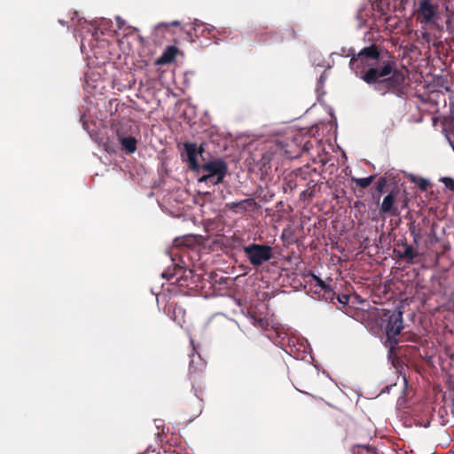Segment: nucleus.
Instances as JSON below:
<instances>
[{
    "label": "nucleus",
    "mask_w": 454,
    "mask_h": 454,
    "mask_svg": "<svg viewBox=\"0 0 454 454\" xmlns=\"http://www.w3.org/2000/svg\"><path fill=\"white\" fill-rule=\"evenodd\" d=\"M352 454H382L379 450L371 445H355L351 449Z\"/></svg>",
    "instance_id": "15"
},
{
    "label": "nucleus",
    "mask_w": 454,
    "mask_h": 454,
    "mask_svg": "<svg viewBox=\"0 0 454 454\" xmlns=\"http://www.w3.org/2000/svg\"><path fill=\"white\" fill-rule=\"evenodd\" d=\"M314 147L317 153V160L314 159V161L319 162L322 165H325L328 162V159L326 153H320L321 151L325 152V148L318 141H304L301 150L299 149L298 151H292L286 149L285 154H286L289 158H297L301 155V152L309 153L311 149H314Z\"/></svg>",
    "instance_id": "8"
},
{
    "label": "nucleus",
    "mask_w": 454,
    "mask_h": 454,
    "mask_svg": "<svg viewBox=\"0 0 454 454\" xmlns=\"http://www.w3.org/2000/svg\"><path fill=\"white\" fill-rule=\"evenodd\" d=\"M171 26L177 27L180 25V22L177 20H174L170 23Z\"/></svg>",
    "instance_id": "29"
},
{
    "label": "nucleus",
    "mask_w": 454,
    "mask_h": 454,
    "mask_svg": "<svg viewBox=\"0 0 454 454\" xmlns=\"http://www.w3.org/2000/svg\"><path fill=\"white\" fill-rule=\"evenodd\" d=\"M203 152H204L203 144H201L200 145V147L198 148V154H200L202 157Z\"/></svg>",
    "instance_id": "26"
},
{
    "label": "nucleus",
    "mask_w": 454,
    "mask_h": 454,
    "mask_svg": "<svg viewBox=\"0 0 454 454\" xmlns=\"http://www.w3.org/2000/svg\"><path fill=\"white\" fill-rule=\"evenodd\" d=\"M225 207L233 213L243 214L247 211L254 212L259 206L254 199H245L239 201L226 203Z\"/></svg>",
    "instance_id": "10"
},
{
    "label": "nucleus",
    "mask_w": 454,
    "mask_h": 454,
    "mask_svg": "<svg viewBox=\"0 0 454 454\" xmlns=\"http://www.w3.org/2000/svg\"><path fill=\"white\" fill-rule=\"evenodd\" d=\"M137 139L134 137H126L121 138L122 148L129 153H133L137 150Z\"/></svg>",
    "instance_id": "17"
},
{
    "label": "nucleus",
    "mask_w": 454,
    "mask_h": 454,
    "mask_svg": "<svg viewBox=\"0 0 454 454\" xmlns=\"http://www.w3.org/2000/svg\"><path fill=\"white\" fill-rule=\"evenodd\" d=\"M335 297L337 298L338 301L341 304H348V300H349V296L347 295V294H342V295H335Z\"/></svg>",
    "instance_id": "24"
},
{
    "label": "nucleus",
    "mask_w": 454,
    "mask_h": 454,
    "mask_svg": "<svg viewBox=\"0 0 454 454\" xmlns=\"http://www.w3.org/2000/svg\"><path fill=\"white\" fill-rule=\"evenodd\" d=\"M194 363H195L194 359L192 358V361L190 362L188 374H189V379L192 381V389L194 391V395H195V399L193 402V408L191 411V416L196 418L201 413L202 408H203V399L200 395V394L202 391V387H201L202 381H201L200 373L203 371L204 365L202 363H200V367L197 368L194 366ZM185 412L190 413L188 407L185 408Z\"/></svg>",
    "instance_id": "5"
},
{
    "label": "nucleus",
    "mask_w": 454,
    "mask_h": 454,
    "mask_svg": "<svg viewBox=\"0 0 454 454\" xmlns=\"http://www.w3.org/2000/svg\"><path fill=\"white\" fill-rule=\"evenodd\" d=\"M247 314H248V317H249L251 323L254 325L263 327V325L265 324V319L264 318L258 317L254 316V314H252L250 312H247Z\"/></svg>",
    "instance_id": "19"
},
{
    "label": "nucleus",
    "mask_w": 454,
    "mask_h": 454,
    "mask_svg": "<svg viewBox=\"0 0 454 454\" xmlns=\"http://www.w3.org/2000/svg\"><path fill=\"white\" fill-rule=\"evenodd\" d=\"M231 34V31L223 28V30L216 29V35L219 39H215V43H217L219 40L222 38H226Z\"/></svg>",
    "instance_id": "23"
},
{
    "label": "nucleus",
    "mask_w": 454,
    "mask_h": 454,
    "mask_svg": "<svg viewBox=\"0 0 454 454\" xmlns=\"http://www.w3.org/2000/svg\"><path fill=\"white\" fill-rule=\"evenodd\" d=\"M185 153L187 154V160L189 162V166L191 169L194 171H200V164L198 162V147L194 143H185L184 144Z\"/></svg>",
    "instance_id": "11"
},
{
    "label": "nucleus",
    "mask_w": 454,
    "mask_h": 454,
    "mask_svg": "<svg viewBox=\"0 0 454 454\" xmlns=\"http://www.w3.org/2000/svg\"><path fill=\"white\" fill-rule=\"evenodd\" d=\"M178 50L176 46H168L161 56L158 59L157 63L163 65L168 64L175 60Z\"/></svg>",
    "instance_id": "13"
},
{
    "label": "nucleus",
    "mask_w": 454,
    "mask_h": 454,
    "mask_svg": "<svg viewBox=\"0 0 454 454\" xmlns=\"http://www.w3.org/2000/svg\"><path fill=\"white\" fill-rule=\"evenodd\" d=\"M411 235H413V237H414V241H415V242H417L418 234H416L414 228H413V229H411Z\"/></svg>",
    "instance_id": "27"
},
{
    "label": "nucleus",
    "mask_w": 454,
    "mask_h": 454,
    "mask_svg": "<svg viewBox=\"0 0 454 454\" xmlns=\"http://www.w3.org/2000/svg\"><path fill=\"white\" fill-rule=\"evenodd\" d=\"M349 67L367 84H374L375 90L381 95L389 91L400 92L405 82L403 72L395 68L394 60L385 59L376 44L364 47L354 54Z\"/></svg>",
    "instance_id": "1"
},
{
    "label": "nucleus",
    "mask_w": 454,
    "mask_h": 454,
    "mask_svg": "<svg viewBox=\"0 0 454 454\" xmlns=\"http://www.w3.org/2000/svg\"><path fill=\"white\" fill-rule=\"evenodd\" d=\"M303 142V137L301 136V135H297L294 137L293 141L291 142V144H287L288 146H292L293 145H298V143L299 144H301Z\"/></svg>",
    "instance_id": "25"
},
{
    "label": "nucleus",
    "mask_w": 454,
    "mask_h": 454,
    "mask_svg": "<svg viewBox=\"0 0 454 454\" xmlns=\"http://www.w3.org/2000/svg\"><path fill=\"white\" fill-rule=\"evenodd\" d=\"M233 302L236 303L239 307L242 306V302L239 299H234Z\"/></svg>",
    "instance_id": "28"
},
{
    "label": "nucleus",
    "mask_w": 454,
    "mask_h": 454,
    "mask_svg": "<svg viewBox=\"0 0 454 454\" xmlns=\"http://www.w3.org/2000/svg\"><path fill=\"white\" fill-rule=\"evenodd\" d=\"M117 22H118V27H119V28H121V25L123 24V21H121V19H120V18H118V19H117Z\"/></svg>",
    "instance_id": "30"
},
{
    "label": "nucleus",
    "mask_w": 454,
    "mask_h": 454,
    "mask_svg": "<svg viewBox=\"0 0 454 454\" xmlns=\"http://www.w3.org/2000/svg\"><path fill=\"white\" fill-rule=\"evenodd\" d=\"M200 171L205 173L199 178L200 183L216 185L223 182L228 173V164L223 159L217 158L200 165Z\"/></svg>",
    "instance_id": "3"
},
{
    "label": "nucleus",
    "mask_w": 454,
    "mask_h": 454,
    "mask_svg": "<svg viewBox=\"0 0 454 454\" xmlns=\"http://www.w3.org/2000/svg\"><path fill=\"white\" fill-rule=\"evenodd\" d=\"M374 178V176H370L368 177L364 178L353 177L352 181L361 188H367L373 182Z\"/></svg>",
    "instance_id": "18"
},
{
    "label": "nucleus",
    "mask_w": 454,
    "mask_h": 454,
    "mask_svg": "<svg viewBox=\"0 0 454 454\" xmlns=\"http://www.w3.org/2000/svg\"><path fill=\"white\" fill-rule=\"evenodd\" d=\"M175 270H176V266H175V263H173L172 266L168 267V269L165 270L161 273V277L163 278H166L171 284L182 285L180 283V277L179 276H176Z\"/></svg>",
    "instance_id": "16"
},
{
    "label": "nucleus",
    "mask_w": 454,
    "mask_h": 454,
    "mask_svg": "<svg viewBox=\"0 0 454 454\" xmlns=\"http://www.w3.org/2000/svg\"><path fill=\"white\" fill-rule=\"evenodd\" d=\"M306 286H309V292L317 295L319 300L333 302L335 299V292L329 285H326L320 278L313 273H309L307 277Z\"/></svg>",
    "instance_id": "7"
},
{
    "label": "nucleus",
    "mask_w": 454,
    "mask_h": 454,
    "mask_svg": "<svg viewBox=\"0 0 454 454\" xmlns=\"http://www.w3.org/2000/svg\"><path fill=\"white\" fill-rule=\"evenodd\" d=\"M399 247H403V250H395L399 259L406 260L409 263H413L414 259L419 255L418 251L413 247L412 245L408 243H403L398 245Z\"/></svg>",
    "instance_id": "12"
},
{
    "label": "nucleus",
    "mask_w": 454,
    "mask_h": 454,
    "mask_svg": "<svg viewBox=\"0 0 454 454\" xmlns=\"http://www.w3.org/2000/svg\"><path fill=\"white\" fill-rule=\"evenodd\" d=\"M387 178L384 177V176H381L379 178V180L377 181V184H376V191L379 192V193H382L386 185H387Z\"/></svg>",
    "instance_id": "20"
},
{
    "label": "nucleus",
    "mask_w": 454,
    "mask_h": 454,
    "mask_svg": "<svg viewBox=\"0 0 454 454\" xmlns=\"http://www.w3.org/2000/svg\"><path fill=\"white\" fill-rule=\"evenodd\" d=\"M250 264L259 267L273 257V248L269 245L252 243L243 247Z\"/></svg>",
    "instance_id": "6"
},
{
    "label": "nucleus",
    "mask_w": 454,
    "mask_h": 454,
    "mask_svg": "<svg viewBox=\"0 0 454 454\" xmlns=\"http://www.w3.org/2000/svg\"><path fill=\"white\" fill-rule=\"evenodd\" d=\"M371 330L380 337H385L384 345L391 355L396 348L399 340L397 336L403 329V312L395 310H377L370 315Z\"/></svg>",
    "instance_id": "2"
},
{
    "label": "nucleus",
    "mask_w": 454,
    "mask_h": 454,
    "mask_svg": "<svg viewBox=\"0 0 454 454\" xmlns=\"http://www.w3.org/2000/svg\"><path fill=\"white\" fill-rule=\"evenodd\" d=\"M402 197L399 188H393L387 196L384 197L380 206V213L390 216H396L400 214L397 202Z\"/></svg>",
    "instance_id": "9"
},
{
    "label": "nucleus",
    "mask_w": 454,
    "mask_h": 454,
    "mask_svg": "<svg viewBox=\"0 0 454 454\" xmlns=\"http://www.w3.org/2000/svg\"><path fill=\"white\" fill-rule=\"evenodd\" d=\"M175 266H176V270H175L176 276H179L180 281H181L185 277L187 270L178 264H176V263H175Z\"/></svg>",
    "instance_id": "22"
},
{
    "label": "nucleus",
    "mask_w": 454,
    "mask_h": 454,
    "mask_svg": "<svg viewBox=\"0 0 454 454\" xmlns=\"http://www.w3.org/2000/svg\"><path fill=\"white\" fill-rule=\"evenodd\" d=\"M441 182L444 184V185L450 190L454 191V179L450 177H442L441 178Z\"/></svg>",
    "instance_id": "21"
},
{
    "label": "nucleus",
    "mask_w": 454,
    "mask_h": 454,
    "mask_svg": "<svg viewBox=\"0 0 454 454\" xmlns=\"http://www.w3.org/2000/svg\"><path fill=\"white\" fill-rule=\"evenodd\" d=\"M193 25L195 32H198L199 28L202 27L201 35L208 38L219 39L216 35V28L215 27L208 25L206 26L202 22H199L198 20H196Z\"/></svg>",
    "instance_id": "14"
},
{
    "label": "nucleus",
    "mask_w": 454,
    "mask_h": 454,
    "mask_svg": "<svg viewBox=\"0 0 454 454\" xmlns=\"http://www.w3.org/2000/svg\"><path fill=\"white\" fill-rule=\"evenodd\" d=\"M440 0H419L415 10L416 20L424 27H434L439 19Z\"/></svg>",
    "instance_id": "4"
}]
</instances>
